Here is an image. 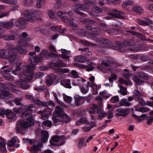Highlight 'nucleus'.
I'll use <instances>...</instances> for the list:
<instances>
[{
    "label": "nucleus",
    "instance_id": "1",
    "mask_svg": "<svg viewBox=\"0 0 153 153\" xmlns=\"http://www.w3.org/2000/svg\"><path fill=\"white\" fill-rule=\"evenodd\" d=\"M39 10H27L23 12L24 16L27 19L23 17H21L16 22L15 25L21 29H24L26 27V25L27 23L28 20L31 21H34L36 19L37 16L39 15Z\"/></svg>",
    "mask_w": 153,
    "mask_h": 153
},
{
    "label": "nucleus",
    "instance_id": "2",
    "mask_svg": "<svg viewBox=\"0 0 153 153\" xmlns=\"http://www.w3.org/2000/svg\"><path fill=\"white\" fill-rule=\"evenodd\" d=\"M28 74H25L20 72L18 73L17 75L20 77L22 79H20V80L16 82V85L22 89L26 90L29 88L28 85L27 84V82L31 80L34 75L33 72H25Z\"/></svg>",
    "mask_w": 153,
    "mask_h": 153
},
{
    "label": "nucleus",
    "instance_id": "3",
    "mask_svg": "<svg viewBox=\"0 0 153 153\" xmlns=\"http://www.w3.org/2000/svg\"><path fill=\"white\" fill-rule=\"evenodd\" d=\"M32 65H23L22 67V70L24 72H33L35 68V65H37L38 62H39L43 60V58L39 56H35L30 58Z\"/></svg>",
    "mask_w": 153,
    "mask_h": 153
},
{
    "label": "nucleus",
    "instance_id": "4",
    "mask_svg": "<svg viewBox=\"0 0 153 153\" xmlns=\"http://www.w3.org/2000/svg\"><path fill=\"white\" fill-rule=\"evenodd\" d=\"M34 125L33 121H29L27 120H22L16 123V131L17 132L19 133L22 130V128H27L32 127Z\"/></svg>",
    "mask_w": 153,
    "mask_h": 153
},
{
    "label": "nucleus",
    "instance_id": "5",
    "mask_svg": "<svg viewBox=\"0 0 153 153\" xmlns=\"http://www.w3.org/2000/svg\"><path fill=\"white\" fill-rule=\"evenodd\" d=\"M0 57L8 59L11 63H13L17 56L7 50L2 49L0 51Z\"/></svg>",
    "mask_w": 153,
    "mask_h": 153
},
{
    "label": "nucleus",
    "instance_id": "6",
    "mask_svg": "<svg viewBox=\"0 0 153 153\" xmlns=\"http://www.w3.org/2000/svg\"><path fill=\"white\" fill-rule=\"evenodd\" d=\"M101 64L102 65H99L97 66V68L98 70L102 72L105 73H107L108 70L110 71L111 72H113V71H112V68L110 67L109 64L102 62Z\"/></svg>",
    "mask_w": 153,
    "mask_h": 153
},
{
    "label": "nucleus",
    "instance_id": "7",
    "mask_svg": "<svg viewBox=\"0 0 153 153\" xmlns=\"http://www.w3.org/2000/svg\"><path fill=\"white\" fill-rule=\"evenodd\" d=\"M52 141L51 140L50 141V142L52 145H55L52 142V141H53L54 142H58V144L57 145L60 146L65 143V139L63 135L59 136L56 135L52 137Z\"/></svg>",
    "mask_w": 153,
    "mask_h": 153
},
{
    "label": "nucleus",
    "instance_id": "8",
    "mask_svg": "<svg viewBox=\"0 0 153 153\" xmlns=\"http://www.w3.org/2000/svg\"><path fill=\"white\" fill-rule=\"evenodd\" d=\"M88 9V6L86 5L85 2L84 4H75L74 6V11L76 13L80 15H84V14L82 12L79 11V10L84 11Z\"/></svg>",
    "mask_w": 153,
    "mask_h": 153
},
{
    "label": "nucleus",
    "instance_id": "9",
    "mask_svg": "<svg viewBox=\"0 0 153 153\" xmlns=\"http://www.w3.org/2000/svg\"><path fill=\"white\" fill-rule=\"evenodd\" d=\"M27 36V34L26 32H23L22 33L18 41V44L20 46L22 47H25L28 45L27 42L28 39Z\"/></svg>",
    "mask_w": 153,
    "mask_h": 153
},
{
    "label": "nucleus",
    "instance_id": "10",
    "mask_svg": "<svg viewBox=\"0 0 153 153\" xmlns=\"http://www.w3.org/2000/svg\"><path fill=\"white\" fill-rule=\"evenodd\" d=\"M33 104H30L28 107L27 105H24L23 107L19 108H14L13 111L17 114H19L22 112H27L29 111H32V108L33 107Z\"/></svg>",
    "mask_w": 153,
    "mask_h": 153
},
{
    "label": "nucleus",
    "instance_id": "11",
    "mask_svg": "<svg viewBox=\"0 0 153 153\" xmlns=\"http://www.w3.org/2000/svg\"><path fill=\"white\" fill-rule=\"evenodd\" d=\"M82 23H85L86 24V27L89 30H91L93 31H96V32L99 33L100 30L97 28H94L92 29V25L95 24L96 22L95 21L91 20H86L84 19L81 21Z\"/></svg>",
    "mask_w": 153,
    "mask_h": 153
},
{
    "label": "nucleus",
    "instance_id": "12",
    "mask_svg": "<svg viewBox=\"0 0 153 153\" xmlns=\"http://www.w3.org/2000/svg\"><path fill=\"white\" fill-rule=\"evenodd\" d=\"M62 21L64 22L69 25L71 26L77 27L78 25L75 23H73L74 19L69 17V18L66 16H63L61 17Z\"/></svg>",
    "mask_w": 153,
    "mask_h": 153
},
{
    "label": "nucleus",
    "instance_id": "13",
    "mask_svg": "<svg viewBox=\"0 0 153 153\" xmlns=\"http://www.w3.org/2000/svg\"><path fill=\"white\" fill-rule=\"evenodd\" d=\"M89 80L90 82H88L87 84L88 86L91 87L93 89H99L100 88L99 85H97L94 82L95 77L92 76L90 77Z\"/></svg>",
    "mask_w": 153,
    "mask_h": 153
},
{
    "label": "nucleus",
    "instance_id": "14",
    "mask_svg": "<svg viewBox=\"0 0 153 153\" xmlns=\"http://www.w3.org/2000/svg\"><path fill=\"white\" fill-rule=\"evenodd\" d=\"M75 104L77 106H79L82 104L84 101L85 99L83 97L78 95H76L74 97Z\"/></svg>",
    "mask_w": 153,
    "mask_h": 153
},
{
    "label": "nucleus",
    "instance_id": "15",
    "mask_svg": "<svg viewBox=\"0 0 153 153\" xmlns=\"http://www.w3.org/2000/svg\"><path fill=\"white\" fill-rule=\"evenodd\" d=\"M115 111L120 112L122 116L126 117L129 114L130 112V110L128 108L123 109L121 108H118Z\"/></svg>",
    "mask_w": 153,
    "mask_h": 153
},
{
    "label": "nucleus",
    "instance_id": "16",
    "mask_svg": "<svg viewBox=\"0 0 153 153\" xmlns=\"http://www.w3.org/2000/svg\"><path fill=\"white\" fill-rule=\"evenodd\" d=\"M12 51L13 52H18L22 54H25L27 53L26 50L22 48L19 46H17L16 48L13 49Z\"/></svg>",
    "mask_w": 153,
    "mask_h": 153
},
{
    "label": "nucleus",
    "instance_id": "17",
    "mask_svg": "<svg viewBox=\"0 0 153 153\" xmlns=\"http://www.w3.org/2000/svg\"><path fill=\"white\" fill-rule=\"evenodd\" d=\"M56 77L55 75L51 74L48 76L46 81V84L49 85H51L53 83V81L55 79Z\"/></svg>",
    "mask_w": 153,
    "mask_h": 153
},
{
    "label": "nucleus",
    "instance_id": "18",
    "mask_svg": "<svg viewBox=\"0 0 153 153\" xmlns=\"http://www.w3.org/2000/svg\"><path fill=\"white\" fill-rule=\"evenodd\" d=\"M43 147V146L41 144H39L37 145H34L31 147L30 149V151L32 153H37V152L40 151L41 147Z\"/></svg>",
    "mask_w": 153,
    "mask_h": 153
},
{
    "label": "nucleus",
    "instance_id": "19",
    "mask_svg": "<svg viewBox=\"0 0 153 153\" xmlns=\"http://www.w3.org/2000/svg\"><path fill=\"white\" fill-rule=\"evenodd\" d=\"M131 45L130 42H125L124 43L123 45H121L117 48L118 51L122 52H124L125 51V48L126 46H128Z\"/></svg>",
    "mask_w": 153,
    "mask_h": 153
},
{
    "label": "nucleus",
    "instance_id": "20",
    "mask_svg": "<svg viewBox=\"0 0 153 153\" xmlns=\"http://www.w3.org/2000/svg\"><path fill=\"white\" fill-rule=\"evenodd\" d=\"M6 116L9 119H15L16 118V114L13 112L11 111L8 109L6 110Z\"/></svg>",
    "mask_w": 153,
    "mask_h": 153
},
{
    "label": "nucleus",
    "instance_id": "21",
    "mask_svg": "<svg viewBox=\"0 0 153 153\" xmlns=\"http://www.w3.org/2000/svg\"><path fill=\"white\" fill-rule=\"evenodd\" d=\"M49 135L48 132L43 130L41 132V140L43 142L47 141Z\"/></svg>",
    "mask_w": 153,
    "mask_h": 153
},
{
    "label": "nucleus",
    "instance_id": "22",
    "mask_svg": "<svg viewBox=\"0 0 153 153\" xmlns=\"http://www.w3.org/2000/svg\"><path fill=\"white\" fill-rule=\"evenodd\" d=\"M12 96V94L9 92L2 90L0 91V98L4 99L6 97H11Z\"/></svg>",
    "mask_w": 153,
    "mask_h": 153
},
{
    "label": "nucleus",
    "instance_id": "23",
    "mask_svg": "<svg viewBox=\"0 0 153 153\" xmlns=\"http://www.w3.org/2000/svg\"><path fill=\"white\" fill-rule=\"evenodd\" d=\"M54 112L58 117H61L63 114L62 108L59 106H57L56 107Z\"/></svg>",
    "mask_w": 153,
    "mask_h": 153
},
{
    "label": "nucleus",
    "instance_id": "24",
    "mask_svg": "<svg viewBox=\"0 0 153 153\" xmlns=\"http://www.w3.org/2000/svg\"><path fill=\"white\" fill-rule=\"evenodd\" d=\"M97 108V105L95 104H92L88 108L87 111L89 113L94 114L96 113Z\"/></svg>",
    "mask_w": 153,
    "mask_h": 153
},
{
    "label": "nucleus",
    "instance_id": "25",
    "mask_svg": "<svg viewBox=\"0 0 153 153\" xmlns=\"http://www.w3.org/2000/svg\"><path fill=\"white\" fill-rule=\"evenodd\" d=\"M119 104L121 106H124L125 107H128L130 106L131 104L127 101L126 99H122L120 100Z\"/></svg>",
    "mask_w": 153,
    "mask_h": 153
},
{
    "label": "nucleus",
    "instance_id": "26",
    "mask_svg": "<svg viewBox=\"0 0 153 153\" xmlns=\"http://www.w3.org/2000/svg\"><path fill=\"white\" fill-rule=\"evenodd\" d=\"M70 80L69 79H65L62 81L60 84L66 88H71V87L70 84Z\"/></svg>",
    "mask_w": 153,
    "mask_h": 153
},
{
    "label": "nucleus",
    "instance_id": "27",
    "mask_svg": "<svg viewBox=\"0 0 153 153\" xmlns=\"http://www.w3.org/2000/svg\"><path fill=\"white\" fill-rule=\"evenodd\" d=\"M134 4V2L133 1L131 0H126L123 2L122 6L123 8H126L127 6L132 5Z\"/></svg>",
    "mask_w": 153,
    "mask_h": 153
},
{
    "label": "nucleus",
    "instance_id": "28",
    "mask_svg": "<svg viewBox=\"0 0 153 153\" xmlns=\"http://www.w3.org/2000/svg\"><path fill=\"white\" fill-rule=\"evenodd\" d=\"M113 12L116 13V17L117 18L119 19H124V17L122 16V15H123L124 13L123 12L119 11L117 10L116 9H114L112 10Z\"/></svg>",
    "mask_w": 153,
    "mask_h": 153
},
{
    "label": "nucleus",
    "instance_id": "29",
    "mask_svg": "<svg viewBox=\"0 0 153 153\" xmlns=\"http://www.w3.org/2000/svg\"><path fill=\"white\" fill-rule=\"evenodd\" d=\"M75 60L76 62L84 63L86 61V58L85 56L79 55L76 56L75 58Z\"/></svg>",
    "mask_w": 153,
    "mask_h": 153
},
{
    "label": "nucleus",
    "instance_id": "30",
    "mask_svg": "<svg viewBox=\"0 0 153 153\" xmlns=\"http://www.w3.org/2000/svg\"><path fill=\"white\" fill-rule=\"evenodd\" d=\"M120 90L118 91V92L123 95H126L127 94L126 91L127 88L123 87L120 85H119Z\"/></svg>",
    "mask_w": 153,
    "mask_h": 153
},
{
    "label": "nucleus",
    "instance_id": "31",
    "mask_svg": "<svg viewBox=\"0 0 153 153\" xmlns=\"http://www.w3.org/2000/svg\"><path fill=\"white\" fill-rule=\"evenodd\" d=\"M66 66V65L63 62L59 61L56 63H53V64L52 68H53L55 69L56 67H63Z\"/></svg>",
    "mask_w": 153,
    "mask_h": 153
},
{
    "label": "nucleus",
    "instance_id": "32",
    "mask_svg": "<svg viewBox=\"0 0 153 153\" xmlns=\"http://www.w3.org/2000/svg\"><path fill=\"white\" fill-rule=\"evenodd\" d=\"M132 78L135 82V84L137 85H140L144 83V82L143 80L140 79L137 76H134L132 77Z\"/></svg>",
    "mask_w": 153,
    "mask_h": 153
},
{
    "label": "nucleus",
    "instance_id": "33",
    "mask_svg": "<svg viewBox=\"0 0 153 153\" xmlns=\"http://www.w3.org/2000/svg\"><path fill=\"white\" fill-rule=\"evenodd\" d=\"M138 75L139 77L144 79L147 80L149 78L148 75L147 74L143 72H139L138 73Z\"/></svg>",
    "mask_w": 153,
    "mask_h": 153
},
{
    "label": "nucleus",
    "instance_id": "34",
    "mask_svg": "<svg viewBox=\"0 0 153 153\" xmlns=\"http://www.w3.org/2000/svg\"><path fill=\"white\" fill-rule=\"evenodd\" d=\"M1 1L4 3L10 4H16L17 3V0H1Z\"/></svg>",
    "mask_w": 153,
    "mask_h": 153
},
{
    "label": "nucleus",
    "instance_id": "35",
    "mask_svg": "<svg viewBox=\"0 0 153 153\" xmlns=\"http://www.w3.org/2000/svg\"><path fill=\"white\" fill-rule=\"evenodd\" d=\"M85 139L83 138H82L79 140V143L78 146V148L79 149H80L83 147V146H85L86 144L84 143Z\"/></svg>",
    "mask_w": 153,
    "mask_h": 153
},
{
    "label": "nucleus",
    "instance_id": "36",
    "mask_svg": "<svg viewBox=\"0 0 153 153\" xmlns=\"http://www.w3.org/2000/svg\"><path fill=\"white\" fill-rule=\"evenodd\" d=\"M48 14L50 18L53 19L55 21L58 20L56 16L55 13L53 11L50 10L48 12Z\"/></svg>",
    "mask_w": 153,
    "mask_h": 153
},
{
    "label": "nucleus",
    "instance_id": "37",
    "mask_svg": "<svg viewBox=\"0 0 153 153\" xmlns=\"http://www.w3.org/2000/svg\"><path fill=\"white\" fill-rule=\"evenodd\" d=\"M132 10L137 13H141L143 11V10L140 6H135L132 8Z\"/></svg>",
    "mask_w": 153,
    "mask_h": 153
},
{
    "label": "nucleus",
    "instance_id": "38",
    "mask_svg": "<svg viewBox=\"0 0 153 153\" xmlns=\"http://www.w3.org/2000/svg\"><path fill=\"white\" fill-rule=\"evenodd\" d=\"M13 25V23L11 22H5L3 24V27L7 29H10L12 27Z\"/></svg>",
    "mask_w": 153,
    "mask_h": 153
},
{
    "label": "nucleus",
    "instance_id": "39",
    "mask_svg": "<svg viewBox=\"0 0 153 153\" xmlns=\"http://www.w3.org/2000/svg\"><path fill=\"white\" fill-rule=\"evenodd\" d=\"M87 120L86 118H82L77 121L76 124L77 126H79L81 123H87Z\"/></svg>",
    "mask_w": 153,
    "mask_h": 153
},
{
    "label": "nucleus",
    "instance_id": "40",
    "mask_svg": "<svg viewBox=\"0 0 153 153\" xmlns=\"http://www.w3.org/2000/svg\"><path fill=\"white\" fill-rule=\"evenodd\" d=\"M99 95L103 98L107 99L111 96V95L108 93L106 91H104L99 93Z\"/></svg>",
    "mask_w": 153,
    "mask_h": 153
},
{
    "label": "nucleus",
    "instance_id": "41",
    "mask_svg": "<svg viewBox=\"0 0 153 153\" xmlns=\"http://www.w3.org/2000/svg\"><path fill=\"white\" fill-rule=\"evenodd\" d=\"M85 2L86 5L88 6V9L89 8L90 5L95 4L96 3L95 0H87Z\"/></svg>",
    "mask_w": 153,
    "mask_h": 153
},
{
    "label": "nucleus",
    "instance_id": "42",
    "mask_svg": "<svg viewBox=\"0 0 153 153\" xmlns=\"http://www.w3.org/2000/svg\"><path fill=\"white\" fill-rule=\"evenodd\" d=\"M62 121L65 123L69 122L70 121V118L67 114H65L62 117Z\"/></svg>",
    "mask_w": 153,
    "mask_h": 153
},
{
    "label": "nucleus",
    "instance_id": "43",
    "mask_svg": "<svg viewBox=\"0 0 153 153\" xmlns=\"http://www.w3.org/2000/svg\"><path fill=\"white\" fill-rule=\"evenodd\" d=\"M117 78V75L114 74H111L110 75V77L108 78V80L109 82L111 83H113V80H116Z\"/></svg>",
    "mask_w": 153,
    "mask_h": 153
},
{
    "label": "nucleus",
    "instance_id": "44",
    "mask_svg": "<svg viewBox=\"0 0 153 153\" xmlns=\"http://www.w3.org/2000/svg\"><path fill=\"white\" fill-rule=\"evenodd\" d=\"M88 87H89L88 86L87 84L86 86V87L85 88L82 86L80 87V89L81 92L83 94H85L87 93L89 91Z\"/></svg>",
    "mask_w": 153,
    "mask_h": 153
},
{
    "label": "nucleus",
    "instance_id": "45",
    "mask_svg": "<svg viewBox=\"0 0 153 153\" xmlns=\"http://www.w3.org/2000/svg\"><path fill=\"white\" fill-rule=\"evenodd\" d=\"M45 85L39 86L34 88V90L37 91L42 92L45 91Z\"/></svg>",
    "mask_w": 153,
    "mask_h": 153
},
{
    "label": "nucleus",
    "instance_id": "46",
    "mask_svg": "<svg viewBox=\"0 0 153 153\" xmlns=\"http://www.w3.org/2000/svg\"><path fill=\"white\" fill-rule=\"evenodd\" d=\"M135 111L140 112L142 113H145L149 111V109L148 108L144 107L140 108H136L135 109Z\"/></svg>",
    "mask_w": 153,
    "mask_h": 153
},
{
    "label": "nucleus",
    "instance_id": "47",
    "mask_svg": "<svg viewBox=\"0 0 153 153\" xmlns=\"http://www.w3.org/2000/svg\"><path fill=\"white\" fill-rule=\"evenodd\" d=\"M63 99L65 102L69 103H70L73 100L71 97L66 95H65L63 96Z\"/></svg>",
    "mask_w": 153,
    "mask_h": 153
},
{
    "label": "nucleus",
    "instance_id": "48",
    "mask_svg": "<svg viewBox=\"0 0 153 153\" xmlns=\"http://www.w3.org/2000/svg\"><path fill=\"white\" fill-rule=\"evenodd\" d=\"M46 110V109H45L43 111H39V113L42 114V118L44 120L48 119V114L46 113H44Z\"/></svg>",
    "mask_w": 153,
    "mask_h": 153
},
{
    "label": "nucleus",
    "instance_id": "49",
    "mask_svg": "<svg viewBox=\"0 0 153 153\" xmlns=\"http://www.w3.org/2000/svg\"><path fill=\"white\" fill-rule=\"evenodd\" d=\"M119 101V97L118 96H114L112 97L111 99V102L113 103H115L118 102Z\"/></svg>",
    "mask_w": 153,
    "mask_h": 153
},
{
    "label": "nucleus",
    "instance_id": "50",
    "mask_svg": "<svg viewBox=\"0 0 153 153\" xmlns=\"http://www.w3.org/2000/svg\"><path fill=\"white\" fill-rule=\"evenodd\" d=\"M109 4H113L117 5L120 4L121 0H108Z\"/></svg>",
    "mask_w": 153,
    "mask_h": 153
},
{
    "label": "nucleus",
    "instance_id": "51",
    "mask_svg": "<svg viewBox=\"0 0 153 153\" xmlns=\"http://www.w3.org/2000/svg\"><path fill=\"white\" fill-rule=\"evenodd\" d=\"M25 116L27 118V120L29 121H33V116L32 114H28L27 112L25 114Z\"/></svg>",
    "mask_w": 153,
    "mask_h": 153
},
{
    "label": "nucleus",
    "instance_id": "52",
    "mask_svg": "<svg viewBox=\"0 0 153 153\" xmlns=\"http://www.w3.org/2000/svg\"><path fill=\"white\" fill-rule=\"evenodd\" d=\"M51 53H48V51L47 50H45L42 51L40 53L39 55L41 56H42L43 58L44 56H46L47 55H50Z\"/></svg>",
    "mask_w": 153,
    "mask_h": 153
},
{
    "label": "nucleus",
    "instance_id": "53",
    "mask_svg": "<svg viewBox=\"0 0 153 153\" xmlns=\"http://www.w3.org/2000/svg\"><path fill=\"white\" fill-rule=\"evenodd\" d=\"M127 32H128L129 33H131V34L132 35H134V36H136L137 37H141L143 36V35L140 33H137L136 32L134 31H131V30H128V31Z\"/></svg>",
    "mask_w": 153,
    "mask_h": 153
},
{
    "label": "nucleus",
    "instance_id": "54",
    "mask_svg": "<svg viewBox=\"0 0 153 153\" xmlns=\"http://www.w3.org/2000/svg\"><path fill=\"white\" fill-rule=\"evenodd\" d=\"M119 80L121 83H123L126 85L130 86L132 85V83L131 82H128L122 79H120Z\"/></svg>",
    "mask_w": 153,
    "mask_h": 153
},
{
    "label": "nucleus",
    "instance_id": "55",
    "mask_svg": "<svg viewBox=\"0 0 153 153\" xmlns=\"http://www.w3.org/2000/svg\"><path fill=\"white\" fill-rule=\"evenodd\" d=\"M52 125L51 122L49 120L44 121L42 123V126H45L49 127Z\"/></svg>",
    "mask_w": 153,
    "mask_h": 153
},
{
    "label": "nucleus",
    "instance_id": "56",
    "mask_svg": "<svg viewBox=\"0 0 153 153\" xmlns=\"http://www.w3.org/2000/svg\"><path fill=\"white\" fill-rule=\"evenodd\" d=\"M44 0H38L36 4L37 8H41L42 5L44 4Z\"/></svg>",
    "mask_w": 153,
    "mask_h": 153
},
{
    "label": "nucleus",
    "instance_id": "57",
    "mask_svg": "<svg viewBox=\"0 0 153 153\" xmlns=\"http://www.w3.org/2000/svg\"><path fill=\"white\" fill-rule=\"evenodd\" d=\"M146 123L148 125H151L153 121V117L148 116L146 117Z\"/></svg>",
    "mask_w": 153,
    "mask_h": 153
},
{
    "label": "nucleus",
    "instance_id": "58",
    "mask_svg": "<svg viewBox=\"0 0 153 153\" xmlns=\"http://www.w3.org/2000/svg\"><path fill=\"white\" fill-rule=\"evenodd\" d=\"M16 142V140L13 138H12L8 143V145L9 147L12 146L14 145Z\"/></svg>",
    "mask_w": 153,
    "mask_h": 153
},
{
    "label": "nucleus",
    "instance_id": "59",
    "mask_svg": "<svg viewBox=\"0 0 153 153\" xmlns=\"http://www.w3.org/2000/svg\"><path fill=\"white\" fill-rule=\"evenodd\" d=\"M5 142V140L0 137V148L5 147L6 145Z\"/></svg>",
    "mask_w": 153,
    "mask_h": 153
},
{
    "label": "nucleus",
    "instance_id": "60",
    "mask_svg": "<svg viewBox=\"0 0 153 153\" xmlns=\"http://www.w3.org/2000/svg\"><path fill=\"white\" fill-rule=\"evenodd\" d=\"M93 11L95 13H98L102 12L101 9L98 7H95L93 8Z\"/></svg>",
    "mask_w": 153,
    "mask_h": 153
},
{
    "label": "nucleus",
    "instance_id": "61",
    "mask_svg": "<svg viewBox=\"0 0 153 153\" xmlns=\"http://www.w3.org/2000/svg\"><path fill=\"white\" fill-rule=\"evenodd\" d=\"M70 71L69 69L66 68H59L58 69L57 72H59L62 73H68Z\"/></svg>",
    "mask_w": 153,
    "mask_h": 153
},
{
    "label": "nucleus",
    "instance_id": "62",
    "mask_svg": "<svg viewBox=\"0 0 153 153\" xmlns=\"http://www.w3.org/2000/svg\"><path fill=\"white\" fill-rule=\"evenodd\" d=\"M94 65L93 63H91V65H89L88 66H86V70L87 71H91L94 70Z\"/></svg>",
    "mask_w": 153,
    "mask_h": 153
},
{
    "label": "nucleus",
    "instance_id": "63",
    "mask_svg": "<svg viewBox=\"0 0 153 153\" xmlns=\"http://www.w3.org/2000/svg\"><path fill=\"white\" fill-rule=\"evenodd\" d=\"M33 0H23V3L26 6L33 4Z\"/></svg>",
    "mask_w": 153,
    "mask_h": 153
},
{
    "label": "nucleus",
    "instance_id": "64",
    "mask_svg": "<svg viewBox=\"0 0 153 153\" xmlns=\"http://www.w3.org/2000/svg\"><path fill=\"white\" fill-rule=\"evenodd\" d=\"M71 74L73 77L74 78H77L78 77V72L75 70H72Z\"/></svg>",
    "mask_w": 153,
    "mask_h": 153
}]
</instances>
